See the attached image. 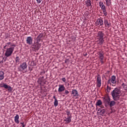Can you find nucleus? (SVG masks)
Segmentation results:
<instances>
[{
    "label": "nucleus",
    "mask_w": 127,
    "mask_h": 127,
    "mask_svg": "<svg viewBox=\"0 0 127 127\" xmlns=\"http://www.w3.org/2000/svg\"><path fill=\"white\" fill-rule=\"evenodd\" d=\"M87 6H91L92 3H91V0H87L86 1Z\"/></svg>",
    "instance_id": "24"
},
{
    "label": "nucleus",
    "mask_w": 127,
    "mask_h": 127,
    "mask_svg": "<svg viewBox=\"0 0 127 127\" xmlns=\"http://www.w3.org/2000/svg\"><path fill=\"white\" fill-rule=\"evenodd\" d=\"M64 94L65 95H68V94H69V91H68V90H65Z\"/></svg>",
    "instance_id": "34"
},
{
    "label": "nucleus",
    "mask_w": 127,
    "mask_h": 127,
    "mask_svg": "<svg viewBox=\"0 0 127 127\" xmlns=\"http://www.w3.org/2000/svg\"><path fill=\"white\" fill-rule=\"evenodd\" d=\"M104 24L106 27H107V28H109L112 25L111 22H109V21H108L107 19L104 20Z\"/></svg>",
    "instance_id": "16"
},
{
    "label": "nucleus",
    "mask_w": 127,
    "mask_h": 127,
    "mask_svg": "<svg viewBox=\"0 0 127 127\" xmlns=\"http://www.w3.org/2000/svg\"><path fill=\"white\" fill-rule=\"evenodd\" d=\"M103 13H104V15L105 16H106V15H107V11H106V10H103Z\"/></svg>",
    "instance_id": "32"
},
{
    "label": "nucleus",
    "mask_w": 127,
    "mask_h": 127,
    "mask_svg": "<svg viewBox=\"0 0 127 127\" xmlns=\"http://www.w3.org/2000/svg\"><path fill=\"white\" fill-rule=\"evenodd\" d=\"M37 3H40L42 0H36Z\"/></svg>",
    "instance_id": "35"
},
{
    "label": "nucleus",
    "mask_w": 127,
    "mask_h": 127,
    "mask_svg": "<svg viewBox=\"0 0 127 127\" xmlns=\"http://www.w3.org/2000/svg\"><path fill=\"white\" fill-rule=\"evenodd\" d=\"M12 52H13V49L12 48L7 49L5 53V56H6V57H9V56H11V54H12Z\"/></svg>",
    "instance_id": "7"
},
{
    "label": "nucleus",
    "mask_w": 127,
    "mask_h": 127,
    "mask_svg": "<svg viewBox=\"0 0 127 127\" xmlns=\"http://www.w3.org/2000/svg\"><path fill=\"white\" fill-rule=\"evenodd\" d=\"M29 71H32V69L30 67H29Z\"/></svg>",
    "instance_id": "37"
},
{
    "label": "nucleus",
    "mask_w": 127,
    "mask_h": 127,
    "mask_svg": "<svg viewBox=\"0 0 127 127\" xmlns=\"http://www.w3.org/2000/svg\"><path fill=\"white\" fill-rule=\"evenodd\" d=\"M42 79H43L44 78V76H42Z\"/></svg>",
    "instance_id": "41"
},
{
    "label": "nucleus",
    "mask_w": 127,
    "mask_h": 127,
    "mask_svg": "<svg viewBox=\"0 0 127 127\" xmlns=\"http://www.w3.org/2000/svg\"><path fill=\"white\" fill-rule=\"evenodd\" d=\"M97 1V0H96Z\"/></svg>",
    "instance_id": "43"
},
{
    "label": "nucleus",
    "mask_w": 127,
    "mask_h": 127,
    "mask_svg": "<svg viewBox=\"0 0 127 127\" xmlns=\"http://www.w3.org/2000/svg\"><path fill=\"white\" fill-rule=\"evenodd\" d=\"M20 125H22V126H23V125H24V123L23 122H21L20 123Z\"/></svg>",
    "instance_id": "38"
},
{
    "label": "nucleus",
    "mask_w": 127,
    "mask_h": 127,
    "mask_svg": "<svg viewBox=\"0 0 127 127\" xmlns=\"http://www.w3.org/2000/svg\"><path fill=\"white\" fill-rule=\"evenodd\" d=\"M19 60H20V59L18 57H16L15 58L16 63H18V62H19Z\"/></svg>",
    "instance_id": "28"
},
{
    "label": "nucleus",
    "mask_w": 127,
    "mask_h": 127,
    "mask_svg": "<svg viewBox=\"0 0 127 127\" xmlns=\"http://www.w3.org/2000/svg\"><path fill=\"white\" fill-rule=\"evenodd\" d=\"M65 89L66 88H65V86H64V85L59 84L58 92H59V93H62V92H64V91H65Z\"/></svg>",
    "instance_id": "11"
},
{
    "label": "nucleus",
    "mask_w": 127,
    "mask_h": 127,
    "mask_svg": "<svg viewBox=\"0 0 127 127\" xmlns=\"http://www.w3.org/2000/svg\"><path fill=\"white\" fill-rule=\"evenodd\" d=\"M117 77L115 75H112L111 76V78H110L108 81L107 84H110L111 86H116V84H117Z\"/></svg>",
    "instance_id": "4"
},
{
    "label": "nucleus",
    "mask_w": 127,
    "mask_h": 127,
    "mask_svg": "<svg viewBox=\"0 0 127 127\" xmlns=\"http://www.w3.org/2000/svg\"><path fill=\"white\" fill-rule=\"evenodd\" d=\"M123 88L125 90V91H127V85L126 83H123L122 85Z\"/></svg>",
    "instance_id": "25"
},
{
    "label": "nucleus",
    "mask_w": 127,
    "mask_h": 127,
    "mask_svg": "<svg viewBox=\"0 0 127 127\" xmlns=\"http://www.w3.org/2000/svg\"><path fill=\"white\" fill-rule=\"evenodd\" d=\"M103 101L106 105H109V104L111 102V98L109 96H106L103 98Z\"/></svg>",
    "instance_id": "12"
},
{
    "label": "nucleus",
    "mask_w": 127,
    "mask_h": 127,
    "mask_svg": "<svg viewBox=\"0 0 127 127\" xmlns=\"http://www.w3.org/2000/svg\"><path fill=\"white\" fill-rule=\"evenodd\" d=\"M66 113V115H67V117H70V116H71V115H70V111H65Z\"/></svg>",
    "instance_id": "30"
},
{
    "label": "nucleus",
    "mask_w": 127,
    "mask_h": 127,
    "mask_svg": "<svg viewBox=\"0 0 127 127\" xmlns=\"http://www.w3.org/2000/svg\"><path fill=\"white\" fill-rule=\"evenodd\" d=\"M96 85L98 88H100L102 86V79H101V76L98 75L96 80Z\"/></svg>",
    "instance_id": "10"
},
{
    "label": "nucleus",
    "mask_w": 127,
    "mask_h": 127,
    "mask_svg": "<svg viewBox=\"0 0 127 127\" xmlns=\"http://www.w3.org/2000/svg\"><path fill=\"white\" fill-rule=\"evenodd\" d=\"M72 41H76V36H73L72 37Z\"/></svg>",
    "instance_id": "33"
},
{
    "label": "nucleus",
    "mask_w": 127,
    "mask_h": 127,
    "mask_svg": "<svg viewBox=\"0 0 127 127\" xmlns=\"http://www.w3.org/2000/svg\"><path fill=\"white\" fill-rule=\"evenodd\" d=\"M99 5H100V7H101V8L103 10H106V6H105V5H104V3H103V2H100Z\"/></svg>",
    "instance_id": "19"
},
{
    "label": "nucleus",
    "mask_w": 127,
    "mask_h": 127,
    "mask_svg": "<svg viewBox=\"0 0 127 127\" xmlns=\"http://www.w3.org/2000/svg\"><path fill=\"white\" fill-rule=\"evenodd\" d=\"M104 36H105V34L103 31H99L95 37L96 42L98 44L100 45L104 43Z\"/></svg>",
    "instance_id": "2"
},
{
    "label": "nucleus",
    "mask_w": 127,
    "mask_h": 127,
    "mask_svg": "<svg viewBox=\"0 0 127 127\" xmlns=\"http://www.w3.org/2000/svg\"><path fill=\"white\" fill-rule=\"evenodd\" d=\"M22 127H25V125L23 124V125H22Z\"/></svg>",
    "instance_id": "39"
},
{
    "label": "nucleus",
    "mask_w": 127,
    "mask_h": 127,
    "mask_svg": "<svg viewBox=\"0 0 127 127\" xmlns=\"http://www.w3.org/2000/svg\"><path fill=\"white\" fill-rule=\"evenodd\" d=\"M103 105V102H102V100H98L96 103V107L102 106Z\"/></svg>",
    "instance_id": "20"
},
{
    "label": "nucleus",
    "mask_w": 127,
    "mask_h": 127,
    "mask_svg": "<svg viewBox=\"0 0 127 127\" xmlns=\"http://www.w3.org/2000/svg\"><path fill=\"white\" fill-rule=\"evenodd\" d=\"M106 2L108 6H110L111 5V0H106Z\"/></svg>",
    "instance_id": "26"
},
{
    "label": "nucleus",
    "mask_w": 127,
    "mask_h": 127,
    "mask_svg": "<svg viewBox=\"0 0 127 127\" xmlns=\"http://www.w3.org/2000/svg\"><path fill=\"white\" fill-rule=\"evenodd\" d=\"M87 55H88V54H87V53H86L85 54H84V56H87Z\"/></svg>",
    "instance_id": "40"
},
{
    "label": "nucleus",
    "mask_w": 127,
    "mask_h": 127,
    "mask_svg": "<svg viewBox=\"0 0 127 127\" xmlns=\"http://www.w3.org/2000/svg\"><path fill=\"white\" fill-rule=\"evenodd\" d=\"M71 119H72V116L71 115H70V117H67V118L66 117H65V119H64V122H65V125H67L68 124H70V123L71 122Z\"/></svg>",
    "instance_id": "13"
},
{
    "label": "nucleus",
    "mask_w": 127,
    "mask_h": 127,
    "mask_svg": "<svg viewBox=\"0 0 127 127\" xmlns=\"http://www.w3.org/2000/svg\"><path fill=\"white\" fill-rule=\"evenodd\" d=\"M61 80H62V81H63V82H64V83H66V80L65 77L62 78Z\"/></svg>",
    "instance_id": "31"
},
{
    "label": "nucleus",
    "mask_w": 127,
    "mask_h": 127,
    "mask_svg": "<svg viewBox=\"0 0 127 127\" xmlns=\"http://www.w3.org/2000/svg\"><path fill=\"white\" fill-rule=\"evenodd\" d=\"M54 105L55 106V107H57V106H58V100H55L54 102Z\"/></svg>",
    "instance_id": "27"
},
{
    "label": "nucleus",
    "mask_w": 127,
    "mask_h": 127,
    "mask_svg": "<svg viewBox=\"0 0 127 127\" xmlns=\"http://www.w3.org/2000/svg\"><path fill=\"white\" fill-rule=\"evenodd\" d=\"M115 105H116V102H115V101H110L109 102V104H108V105H109L110 107H114V106H115Z\"/></svg>",
    "instance_id": "21"
},
{
    "label": "nucleus",
    "mask_w": 127,
    "mask_h": 127,
    "mask_svg": "<svg viewBox=\"0 0 127 127\" xmlns=\"http://www.w3.org/2000/svg\"><path fill=\"white\" fill-rule=\"evenodd\" d=\"M98 58H99L101 64H104L105 63V62L104 61V53L102 52H99L98 54Z\"/></svg>",
    "instance_id": "9"
},
{
    "label": "nucleus",
    "mask_w": 127,
    "mask_h": 127,
    "mask_svg": "<svg viewBox=\"0 0 127 127\" xmlns=\"http://www.w3.org/2000/svg\"><path fill=\"white\" fill-rule=\"evenodd\" d=\"M0 87L1 88L4 87V89H7L8 91H9L10 92L12 91V88L10 87V86L4 84V83H0Z\"/></svg>",
    "instance_id": "8"
},
{
    "label": "nucleus",
    "mask_w": 127,
    "mask_h": 127,
    "mask_svg": "<svg viewBox=\"0 0 127 127\" xmlns=\"http://www.w3.org/2000/svg\"><path fill=\"white\" fill-rule=\"evenodd\" d=\"M44 39V35L43 34H40L36 38V43L34 44V46L35 48H40V42L43 41V39Z\"/></svg>",
    "instance_id": "3"
},
{
    "label": "nucleus",
    "mask_w": 127,
    "mask_h": 127,
    "mask_svg": "<svg viewBox=\"0 0 127 127\" xmlns=\"http://www.w3.org/2000/svg\"><path fill=\"white\" fill-rule=\"evenodd\" d=\"M4 79V72L3 71H0V81Z\"/></svg>",
    "instance_id": "18"
},
{
    "label": "nucleus",
    "mask_w": 127,
    "mask_h": 127,
    "mask_svg": "<svg viewBox=\"0 0 127 127\" xmlns=\"http://www.w3.org/2000/svg\"><path fill=\"white\" fill-rule=\"evenodd\" d=\"M53 99H55V101H56V100H57V99H56V96H53Z\"/></svg>",
    "instance_id": "36"
},
{
    "label": "nucleus",
    "mask_w": 127,
    "mask_h": 127,
    "mask_svg": "<svg viewBox=\"0 0 127 127\" xmlns=\"http://www.w3.org/2000/svg\"><path fill=\"white\" fill-rule=\"evenodd\" d=\"M32 37H28L26 39V43L28 44V45H31L32 44Z\"/></svg>",
    "instance_id": "15"
},
{
    "label": "nucleus",
    "mask_w": 127,
    "mask_h": 127,
    "mask_svg": "<svg viewBox=\"0 0 127 127\" xmlns=\"http://www.w3.org/2000/svg\"><path fill=\"white\" fill-rule=\"evenodd\" d=\"M121 93L122 92L121 91V89H120V88H115L114 90L111 92V95L113 100L114 101H119L122 95Z\"/></svg>",
    "instance_id": "1"
},
{
    "label": "nucleus",
    "mask_w": 127,
    "mask_h": 127,
    "mask_svg": "<svg viewBox=\"0 0 127 127\" xmlns=\"http://www.w3.org/2000/svg\"><path fill=\"white\" fill-rule=\"evenodd\" d=\"M107 91L108 93H110L111 91V87L109 86V85H107Z\"/></svg>",
    "instance_id": "29"
},
{
    "label": "nucleus",
    "mask_w": 127,
    "mask_h": 127,
    "mask_svg": "<svg viewBox=\"0 0 127 127\" xmlns=\"http://www.w3.org/2000/svg\"><path fill=\"white\" fill-rule=\"evenodd\" d=\"M11 46H12V44H11L10 42H8L5 44V45L4 47V48H5V47H9V48H11Z\"/></svg>",
    "instance_id": "23"
},
{
    "label": "nucleus",
    "mask_w": 127,
    "mask_h": 127,
    "mask_svg": "<svg viewBox=\"0 0 127 127\" xmlns=\"http://www.w3.org/2000/svg\"><path fill=\"white\" fill-rule=\"evenodd\" d=\"M14 122L16 123V124H19V115L18 114H16L14 117Z\"/></svg>",
    "instance_id": "17"
},
{
    "label": "nucleus",
    "mask_w": 127,
    "mask_h": 127,
    "mask_svg": "<svg viewBox=\"0 0 127 127\" xmlns=\"http://www.w3.org/2000/svg\"><path fill=\"white\" fill-rule=\"evenodd\" d=\"M101 108H104V106H101Z\"/></svg>",
    "instance_id": "42"
},
{
    "label": "nucleus",
    "mask_w": 127,
    "mask_h": 127,
    "mask_svg": "<svg viewBox=\"0 0 127 127\" xmlns=\"http://www.w3.org/2000/svg\"><path fill=\"white\" fill-rule=\"evenodd\" d=\"M25 72H26V71H25Z\"/></svg>",
    "instance_id": "44"
},
{
    "label": "nucleus",
    "mask_w": 127,
    "mask_h": 127,
    "mask_svg": "<svg viewBox=\"0 0 127 127\" xmlns=\"http://www.w3.org/2000/svg\"><path fill=\"white\" fill-rule=\"evenodd\" d=\"M95 25L96 26H103V25H104V20L103 18H100L97 19L95 22Z\"/></svg>",
    "instance_id": "6"
},
{
    "label": "nucleus",
    "mask_w": 127,
    "mask_h": 127,
    "mask_svg": "<svg viewBox=\"0 0 127 127\" xmlns=\"http://www.w3.org/2000/svg\"><path fill=\"white\" fill-rule=\"evenodd\" d=\"M98 112H99V113L100 114H103V115L106 114V110L105 109H101L99 108Z\"/></svg>",
    "instance_id": "22"
},
{
    "label": "nucleus",
    "mask_w": 127,
    "mask_h": 127,
    "mask_svg": "<svg viewBox=\"0 0 127 127\" xmlns=\"http://www.w3.org/2000/svg\"><path fill=\"white\" fill-rule=\"evenodd\" d=\"M71 95H72L73 97H79V93L76 89H72Z\"/></svg>",
    "instance_id": "14"
},
{
    "label": "nucleus",
    "mask_w": 127,
    "mask_h": 127,
    "mask_svg": "<svg viewBox=\"0 0 127 127\" xmlns=\"http://www.w3.org/2000/svg\"><path fill=\"white\" fill-rule=\"evenodd\" d=\"M27 68V64H26V62H24L20 65L19 67H18V71L19 72H22V71H24Z\"/></svg>",
    "instance_id": "5"
}]
</instances>
